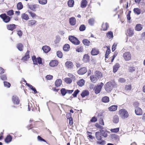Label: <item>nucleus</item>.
I'll return each instance as SVG.
<instances>
[{"mask_svg":"<svg viewBox=\"0 0 145 145\" xmlns=\"http://www.w3.org/2000/svg\"><path fill=\"white\" fill-rule=\"evenodd\" d=\"M28 12L29 13V14L33 18L36 16V14L31 11H28Z\"/></svg>","mask_w":145,"mask_h":145,"instance_id":"55","label":"nucleus"},{"mask_svg":"<svg viewBox=\"0 0 145 145\" xmlns=\"http://www.w3.org/2000/svg\"><path fill=\"white\" fill-rule=\"evenodd\" d=\"M119 114L123 119L127 118L129 116V114L127 111L124 109L122 108L120 110Z\"/></svg>","mask_w":145,"mask_h":145,"instance_id":"1","label":"nucleus"},{"mask_svg":"<svg viewBox=\"0 0 145 145\" xmlns=\"http://www.w3.org/2000/svg\"><path fill=\"white\" fill-rule=\"evenodd\" d=\"M58 64L57 61L55 59L51 61L49 63L50 66L52 67L56 66Z\"/></svg>","mask_w":145,"mask_h":145,"instance_id":"10","label":"nucleus"},{"mask_svg":"<svg viewBox=\"0 0 145 145\" xmlns=\"http://www.w3.org/2000/svg\"><path fill=\"white\" fill-rule=\"evenodd\" d=\"M143 25L140 24H138L136 25L135 29L136 31H140L142 29Z\"/></svg>","mask_w":145,"mask_h":145,"instance_id":"17","label":"nucleus"},{"mask_svg":"<svg viewBox=\"0 0 145 145\" xmlns=\"http://www.w3.org/2000/svg\"><path fill=\"white\" fill-rule=\"evenodd\" d=\"M57 55L59 57L61 58L63 56V54L60 51H58L57 52Z\"/></svg>","mask_w":145,"mask_h":145,"instance_id":"54","label":"nucleus"},{"mask_svg":"<svg viewBox=\"0 0 145 145\" xmlns=\"http://www.w3.org/2000/svg\"><path fill=\"white\" fill-rule=\"evenodd\" d=\"M69 40L74 44L78 45L80 44V41L77 38L72 36H70L69 37Z\"/></svg>","mask_w":145,"mask_h":145,"instance_id":"2","label":"nucleus"},{"mask_svg":"<svg viewBox=\"0 0 145 145\" xmlns=\"http://www.w3.org/2000/svg\"><path fill=\"white\" fill-rule=\"evenodd\" d=\"M38 2L39 4L42 5H45L47 2V0H38Z\"/></svg>","mask_w":145,"mask_h":145,"instance_id":"46","label":"nucleus"},{"mask_svg":"<svg viewBox=\"0 0 145 145\" xmlns=\"http://www.w3.org/2000/svg\"><path fill=\"white\" fill-rule=\"evenodd\" d=\"M118 81L121 83H123L125 82V80L123 78H120L119 79Z\"/></svg>","mask_w":145,"mask_h":145,"instance_id":"61","label":"nucleus"},{"mask_svg":"<svg viewBox=\"0 0 145 145\" xmlns=\"http://www.w3.org/2000/svg\"><path fill=\"white\" fill-rule=\"evenodd\" d=\"M89 94V93L88 90H84L82 92L80 95L82 98H84L85 96L88 95Z\"/></svg>","mask_w":145,"mask_h":145,"instance_id":"18","label":"nucleus"},{"mask_svg":"<svg viewBox=\"0 0 145 145\" xmlns=\"http://www.w3.org/2000/svg\"><path fill=\"white\" fill-rule=\"evenodd\" d=\"M103 85V84L101 82L100 84L97 85L95 87L94 90H95V93L96 94H98L100 92Z\"/></svg>","mask_w":145,"mask_h":145,"instance_id":"5","label":"nucleus"},{"mask_svg":"<svg viewBox=\"0 0 145 145\" xmlns=\"http://www.w3.org/2000/svg\"><path fill=\"white\" fill-rule=\"evenodd\" d=\"M17 7L18 10H20L23 8V5L21 2H20L18 3Z\"/></svg>","mask_w":145,"mask_h":145,"instance_id":"49","label":"nucleus"},{"mask_svg":"<svg viewBox=\"0 0 145 145\" xmlns=\"http://www.w3.org/2000/svg\"><path fill=\"white\" fill-rule=\"evenodd\" d=\"M86 29V27L85 25H82L79 27V30L80 31H84Z\"/></svg>","mask_w":145,"mask_h":145,"instance_id":"51","label":"nucleus"},{"mask_svg":"<svg viewBox=\"0 0 145 145\" xmlns=\"http://www.w3.org/2000/svg\"><path fill=\"white\" fill-rule=\"evenodd\" d=\"M29 51H27L25 56L22 58V60L24 61H27L29 58Z\"/></svg>","mask_w":145,"mask_h":145,"instance_id":"16","label":"nucleus"},{"mask_svg":"<svg viewBox=\"0 0 145 145\" xmlns=\"http://www.w3.org/2000/svg\"><path fill=\"white\" fill-rule=\"evenodd\" d=\"M79 92L80 91L78 89H77L75 91L72 95L74 97H76L77 95Z\"/></svg>","mask_w":145,"mask_h":145,"instance_id":"50","label":"nucleus"},{"mask_svg":"<svg viewBox=\"0 0 145 145\" xmlns=\"http://www.w3.org/2000/svg\"><path fill=\"white\" fill-rule=\"evenodd\" d=\"M82 42L85 46H89L90 44V42L87 39H84L82 40Z\"/></svg>","mask_w":145,"mask_h":145,"instance_id":"37","label":"nucleus"},{"mask_svg":"<svg viewBox=\"0 0 145 145\" xmlns=\"http://www.w3.org/2000/svg\"><path fill=\"white\" fill-rule=\"evenodd\" d=\"M4 85L5 87L8 88H9L10 86V84L7 82H4Z\"/></svg>","mask_w":145,"mask_h":145,"instance_id":"58","label":"nucleus"},{"mask_svg":"<svg viewBox=\"0 0 145 145\" xmlns=\"http://www.w3.org/2000/svg\"><path fill=\"white\" fill-rule=\"evenodd\" d=\"M119 128H117L113 129H111L110 130V131L113 133H116L118 132L119 131Z\"/></svg>","mask_w":145,"mask_h":145,"instance_id":"56","label":"nucleus"},{"mask_svg":"<svg viewBox=\"0 0 145 145\" xmlns=\"http://www.w3.org/2000/svg\"><path fill=\"white\" fill-rule=\"evenodd\" d=\"M27 6L28 8L31 10L34 11H36V9L38 8H39V6L37 4L34 5H29V4H28Z\"/></svg>","mask_w":145,"mask_h":145,"instance_id":"6","label":"nucleus"},{"mask_svg":"<svg viewBox=\"0 0 145 145\" xmlns=\"http://www.w3.org/2000/svg\"><path fill=\"white\" fill-rule=\"evenodd\" d=\"M12 101L13 103L14 104L18 105L19 103V100L16 96H13Z\"/></svg>","mask_w":145,"mask_h":145,"instance_id":"13","label":"nucleus"},{"mask_svg":"<svg viewBox=\"0 0 145 145\" xmlns=\"http://www.w3.org/2000/svg\"><path fill=\"white\" fill-rule=\"evenodd\" d=\"M106 36L110 39L113 38V33L111 31H108L106 34Z\"/></svg>","mask_w":145,"mask_h":145,"instance_id":"27","label":"nucleus"},{"mask_svg":"<svg viewBox=\"0 0 145 145\" xmlns=\"http://www.w3.org/2000/svg\"><path fill=\"white\" fill-rule=\"evenodd\" d=\"M95 137L98 140H100L102 139L101 134L100 132H97L95 133Z\"/></svg>","mask_w":145,"mask_h":145,"instance_id":"26","label":"nucleus"},{"mask_svg":"<svg viewBox=\"0 0 145 145\" xmlns=\"http://www.w3.org/2000/svg\"><path fill=\"white\" fill-rule=\"evenodd\" d=\"M135 112L136 114L137 115H140L142 114V110L139 107L136 108Z\"/></svg>","mask_w":145,"mask_h":145,"instance_id":"11","label":"nucleus"},{"mask_svg":"<svg viewBox=\"0 0 145 145\" xmlns=\"http://www.w3.org/2000/svg\"><path fill=\"white\" fill-rule=\"evenodd\" d=\"M7 29L8 30L11 31L13 30L14 29H15L16 27V26L14 24H10L7 25Z\"/></svg>","mask_w":145,"mask_h":145,"instance_id":"12","label":"nucleus"},{"mask_svg":"<svg viewBox=\"0 0 145 145\" xmlns=\"http://www.w3.org/2000/svg\"><path fill=\"white\" fill-rule=\"evenodd\" d=\"M87 71V69L85 67H84L80 69L78 71V73L81 75L84 74Z\"/></svg>","mask_w":145,"mask_h":145,"instance_id":"9","label":"nucleus"},{"mask_svg":"<svg viewBox=\"0 0 145 145\" xmlns=\"http://www.w3.org/2000/svg\"><path fill=\"white\" fill-rule=\"evenodd\" d=\"M65 82L67 84H70L71 83L72 80L70 78H65Z\"/></svg>","mask_w":145,"mask_h":145,"instance_id":"53","label":"nucleus"},{"mask_svg":"<svg viewBox=\"0 0 145 145\" xmlns=\"http://www.w3.org/2000/svg\"><path fill=\"white\" fill-rule=\"evenodd\" d=\"M61 94L62 96H64L67 93V89L65 88H62L60 90Z\"/></svg>","mask_w":145,"mask_h":145,"instance_id":"43","label":"nucleus"},{"mask_svg":"<svg viewBox=\"0 0 145 145\" xmlns=\"http://www.w3.org/2000/svg\"><path fill=\"white\" fill-rule=\"evenodd\" d=\"M17 48L20 51H22L23 50V45L21 43L18 44L16 45Z\"/></svg>","mask_w":145,"mask_h":145,"instance_id":"34","label":"nucleus"},{"mask_svg":"<svg viewBox=\"0 0 145 145\" xmlns=\"http://www.w3.org/2000/svg\"><path fill=\"white\" fill-rule=\"evenodd\" d=\"M99 131L101 135L104 137H106L107 136L108 134L106 131L102 129H100Z\"/></svg>","mask_w":145,"mask_h":145,"instance_id":"29","label":"nucleus"},{"mask_svg":"<svg viewBox=\"0 0 145 145\" xmlns=\"http://www.w3.org/2000/svg\"><path fill=\"white\" fill-rule=\"evenodd\" d=\"M37 139L39 141H43L44 142H46V141L44 139L42 138L41 137L39 136H38L37 137Z\"/></svg>","mask_w":145,"mask_h":145,"instance_id":"62","label":"nucleus"},{"mask_svg":"<svg viewBox=\"0 0 145 145\" xmlns=\"http://www.w3.org/2000/svg\"><path fill=\"white\" fill-rule=\"evenodd\" d=\"M95 20L93 18H92L90 19L88 21V22L89 25H93L94 23Z\"/></svg>","mask_w":145,"mask_h":145,"instance_id":"47","label":"nucleus"},{"mask_svg":"<svg viewBox=\"0 0 145 145\" xmlns=\"http://www.w3.org/2000/svg\"><path fill=\"white\" fill-rule=\"evenodd\" d=\"M33 63L35 65L37 64V59L35 56H33L32 57Z\"/></svg>","mask_w":145,"mask_h":145,"instance_id":"48","label":"nucleus"},{"mask_svg":"<svg viewBox=\"0 0 145 145\" xmlns=\"http://www.w3.org/2000/svg\"><path fill=\"white\" fill-rule=\"evenodd\" d=\"M90 78L91 82L94 83L96 82L98 80L94 75L91 76H90Z\"/></svg>","mask_w":145,"mask_h":145,"instance_id":"35","label":"nucleus"},{"mask_svg":"<svg viewBox=\"0 0 145 145\" xmlns=\"http://www.w3.org/2000/svg\"><path fill=\"white\" fill-rule=\"evenodd\" d=\"M76 51L78 52H81L83 51V47L81 46H78L76 48Z\"/></svg>","mask_w":145,"mask_h":145,"instance_id":"30","label":"nucleus"},{"mask_svg":"<svg viewBox=\"0 0 145 145\" xmlns=\"http://www.w3.org/2000/svg\"><path fill=\"white\" fill-rule=\"evenodd\" d=\"M102 100L104 103H108L109 101V97L107 96L104 97L102 98Z\"/></svg>","mask_w":145,"mask_h":145,"instance_id":"38","label":"nucleus"},{"mask_svg":"<svg viewBox=\"0 0 145 145\" xmlns=\"http://www.w3.org/2000/svg\"><path fill=\"white\" fill-rule=\"evenodd\" d=\"M120 67L119 63H116L113 67V72L114 73L116 72Z\"/></svg>","mask_w":145,"mask_h":145,"instance_id":"21","label":"nucleus"},{"mask_svg":"<svg viewBox=\"0 0 145 145\" xmlns=\"http://www.w3.org/2000/svg\"><path fill=\"white\" fill-rule=\"evenodd\" d=\"M89 57L87 54H85L83 57V61L84 62L87 63L89 60Z\"/></svg>","mask_w":145,"mask_h":145,"instance_id":"24","label":"nucleus"},{"mask_svg":"<svg viewBox=\"0 0 145 145\" xmlns=\"http://www.w3.org/2000/svg\"><path fill=\"white\" fill-rule=\"evenodd\" d=\"M110 51V49L108 48V49L106 50L105 54V58H107L108 57V56L109 54Z\"/></svg>","mask_w":145,"mask_h":145,"instance_id":"57","label":"nucleus"},{"mask_svg":"<svg viewBox=\"0 0 145 145\" xmlns=\"http://www.w3.org/2000/svg\"><path fill=\"white\" fill-rule=\"evenodd\" d=\"M134 12L137 15H139L141 13L140 10L138 8H135L133 9Z\"/></svg>","mask_w":145,"mask_h":145,"instance_id":"44","label":"nucleus"},{"mask_svg":"<svg viewBox=\"0 0 145 145\" xmlns=\"http://www.w3.org/2000/svg\"><path fill=\"white\" fill-rule=\"evenodd\" d=\"M128 32L129 36H131L133 35L134 34V29L131 28H129L128 30Z\"/></svg>","mask_w":145,"mask_h":145,"instance_id":"41","label":"nucleus"},{"mask_svg":"<svg viewBox=\"0 0 145 145\" xmlns=\"http://www.w3.org/2000/svg\"><path fill=\"white\" fill-rule=\"evenodd\" d=\"M85 81L83 79L80 80L77 82L78 85L82 87L84 85Z\"/></svg>","mask_w":145,"mask_h":145,"instance_id":"32","label":"nucleus"},{"mask_svg":"<svg viewBox=\"0 0 145 145\" xmlns=\"http://www.w3.org/2000/svg\"><path fill=\"white\" fill-rule=\"evenodd\" d=\"M70 48V46L69 44H66L64 46L63 49L64 51H68L69 50Z\"/></svg>","mask_w":145,"mask_h":145,"instance_id":"40","label":"nucleus"},{"mask_svg":"<svg viewBox=\"0 0 145 145\" xmlns=\"http://www.w3.org/2000/svg\"><path fill=\"white\" fill-rule=\"evenodd\" d=\"M21 18L22 19L25 20H27L29 19L28 15L25 13H23L22 14Z\"/></svg>","mask_w":145,"mask_h":145,"instance_id":"42","label":"nucleus"},{"mask_svg":"<svg viewBox=\"0 0 145 145\" xmlns=\"http://www.w3.org/2000/svg\"><path fill=\"white\" fill-rule=\"evenodd\" d=\"M7 14L8 16H12L14 14V11L12 10H9L7 12Z\"/></svg>","mask_w":145,"mask_h":145,"instance_id":"52","label":"nucleus"},{"mask_svg":"<svg viewBox=\"0 0 145 145\" xmlns=\"http://www.w3.org/2000/svg\"><path fill=\"white\" fill-rule=\"evenodd\" d=\"M108 27V26L107 23H106L105 24L103 23L102 25V30L103 31H105L106 30L107 28Z\"/></svg>","mask_w":145,"mask_h":145,"instance_id":"36","label":"nucleus"},{"mask_svg":"<svg viewBox=\"0 0 145 145\" xmlns=\"http://www.w3.org/2000/svg\"><path fill=\"white\" fill-rule=\"evenodd\" d=\"M95 76L99 79V78H101L102 76V75L101 73L99 71H96L95 73Z\"/></svg>","mask_w":145,"mask_h":145,"instance_id":"19","label":"nucleus"},{"mask_svg":"<svg viewBox=\"0 0 145 145\" xmlns=\"http://www.w3.org/2000/svg\"><path fill=\"white\" fill-rule=\"evenodd\" d=\"M12 139V137L10 135H8L6 137L5 141L6 143H8L11 141Z\"/></svg>","mask_w":145,"mask_h":145,"instance_id":"25","label":"nucleus"},{"mask_svg":"<svg viewBox=\"0 0 145 145\" xmlns=\"http://www.w3.org/2000/svg\"><path fill=\"white\" fill-rule=\"evenodd\" d=\"M1 77V79L3 80H7L6 76L5 75H2Z\"/></svg>","mask_w":145,"mask_h":145,"instance_id":"64","label":"nucleus"},{"mask_svg":"<svg viewBox=\"0 0 145 145\" xmlns=\"http://www.w3.org/2000/svg\"><path fill=\"white\" fill-rule=\"evenodd\" d=\"M62 81L61 79H57L55 82V85L56 87H59L62 84Z\"/></svg>","mask_w":145,"mask_h":145,"instance_id":"22","label":"nucleus"},{"mask_svg":"<svg viewBox=\"0 0 145 145\" xmlns=\"http://www.w3.org/2000/svg\"><path fill=\"white\" fill-rule=\"evenodd\" d=\"M113 86L111 82H107L105 85V89L108 92H110L112 90Z\"/></svg>","mask_w":145,"mask_h":145,"instance_id":"4","label":"nucleus"},{"mask_svg":"<svg viewBox=\"0 0 145 145\" xmlns=\"http://www.w3.org/2000/svg\"><path fill=\"white\" fill-rule=\"evenodd\" d=\"M123 57L126 61H128L131 59V55L129 52H127L123 54Z\"/></svg>","mask_w":145,"mask_h":145,"instance_id":"7","label":"nucleus"},{"mask_svg":"<svg viewBox=\"0 0 145 145\" xmlns=\"http://www.w3.org/2000/svg\"><path fill=\"white\" fill-rule=\"evenodd\" d=\"M28 25L31 26L37 23V21L35 20H32L29 21Z\"/></svg>","mask_w":145,"mask_h":145,"instance_id":"39","label":"nucleus"},{"mask_svg":"<svg viewBox=\"0 0 145 145\" xmlns=\"http://www.w3.org/2000/svg\"><path fill=\"white\" fill-rule=\"evenodd\" d=\"M0 17L2 19L3 22L6 23H8L11 19V18L6 14H1L0 15Z\"/></svg>","mask_w":145,"mask_h":145,"instance_id":"3","label":"nucleus"},{"mask_svg":"<svg viewBox=\"0 0 145 145\" xmlns=\"http://www.w3.org/2000/svg\"><path fill=\"white\" fill-rule=\"evenodd\" d=\"M42 49L44 52L47 53L50 51V48L48 46H45L42 47Z\"/></svg>","mask_w":145,"mask_h":145,"instance_id":"20","label":"nucleus"},{"mask_svg":"<svg viewBox=\"0 0 145 145\" xmlns=\"http://www.w3.org/2000/svg\"><path fill=\"white\" fill-rule=\"evenodd\" d=\"M125 89L126 90H129L131 89V86L130 85H129L126 86L125 87Z\"/></svg>","mask_w":145,"mask_h":145,"instance_id":"60","label":"nucleus"},{"mask_svg":"<svg viewBox=\"0 0 145 145\" xmlns=\"http://www.w3.org/2000/svg\"><path fill=\"white\" fill-rule=\"evenodd\" d=\"M95 126L96 127H97V128H99L101 129H103V127L100 125L98 123H96L95 124Z\"/></svg>","mask_w":145,"mask_h":145,"instance_id":"59","label":"nucleus"},{"mask_svg":"<svg viewBox=\"0 0 145 145\" xmlns=\"http://www.w3.org/2000/svg\"><path fill=\"white\" fill-rule=\"evenodd\" d=\"M97 121V119L95 117H93L92 118V119L90 121L91 122H95Z\"/></svg>","mask_w":145,"mask_h":145,"instance_id":"63","label":"nucleus"},{"mask_svg":"<svg viewBox=\"0 0 145 145\" xmlns=\"http://www.w3.org/2000/svg\"><path fill=\"white\" fill-rule=\"evenodd\" d=\"M117 106L116 105H113L110 107L108 108L109 110L111 111H114L117 110Z\"/></svg>","mask_w":145,"mask_h":145,"instance_id":"31","label":"nucleus"},{"mask_svg":"<svg viewBox=\"0 0 145 145\" xmlns=\"http://www.w3.org/2000/svg\"><path fill=\"white\" fill-rule=\"evenodd\" d=\"M87 3V2L86 0H82L81 2V7L82 8L86 7Z\"/></svg>","mask_w":145,"mask_h":145,"instance_id":"23","label":"nucleus"},{"mask_svg":"<svg viewBox=\"0 0 145 145\" xmlns=\"http://www.w3.org/2000/svg\"><path fill=\"white\" fill-rule=\"evenodd\" d=\"M119 121V117L117 115L114 116L113 118V122L115 123H118Z\"/></svg>","mask_w":145,"mask_h":145,"instance_id":"28","label":"nucleus"},{"mask_svg":"<svg viewBox=\"0 0 145 145\" xmlns=\"http://www.w3.org/2000/svg\"><path fill=\"white\" fill-rule=\"evenodd\" d=\"M67 4L69 7H72L74 5V1L73 0H69L68 1Z\"/></svg>","mask_w":145,"mask_h":145,"instance_id":"33","label":"nucleus"},{"mask_svg":"<svg viewBox=\"0 0 145 145\" xmlns=\"http://www.w3.org/2000/svg\"><path fill=\"white\" fill-rule=\"evenodd\" d=\"M91 54L93 56L97 55L99 53V50L95 48H93L91 51Z\"/></svg>","mask_w":145,"mask_h":145,"instance_id":"15","label":"nucleus"},{"mask_svg":"<svg viewBox=\"0 0 145 145\" xmlns=\"http://www.w3.org/2000/svg\"><path fill=\"white\" fill-rule=\"evenodd\" d=\"M65 66L67 68L72 69L74 67L71 61H67L65 63Z\"/></svg>","mask_w":145,"mask_h":145,"instance_id":"8","label":"nucleus"},{"mask_svg":"<svg viewBox=\"0 0 145 145\" xmlns=\"http://www.w3.org/2000/svg\"><path fill=\"white\" fill-rule=\"evenodd\" d=\"M136 70V68L133 66H130L129 67L128 71L129 72H132L135 71Z\"/></svg>","mask_w":145,"mask_h":145,"instance_id":"45","label":"nucleus"},{"mask_svg":"<svg viewBox=\"0 0 145 145\" xmlns=\"http://www.w3.org/2000/svg\"><path fill=\"white\" fill-rule=\"evenodd\" d=\"M69 23L72 25H74L76 23V20L74 17H71L69 19Z\"/></svg>","mask_w":145,"mask_h":145,"instance_id":"14","label":"nucleus"}]
</instances>
